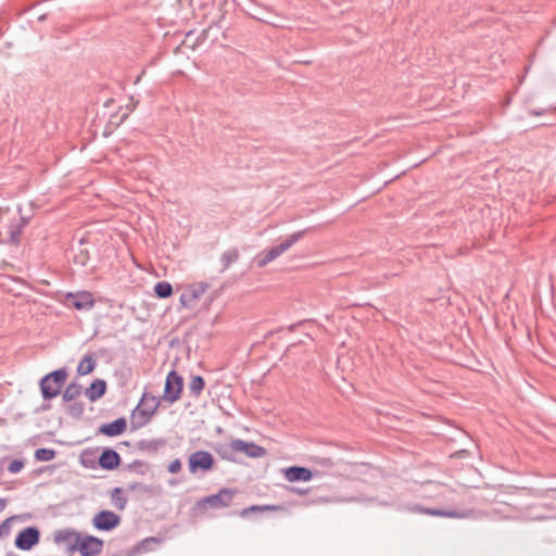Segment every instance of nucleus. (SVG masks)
Returning <instances> with one entry per match:
<instances>
[{
    "label": "nucleus",
    "instance_id": "1",
    "mask_svg": "<svg viewBox=\"0 0 556 556\" xmlns=\"http://www.w3.org/2000/svg\"><path fill=\"white\" fill-rule=\"evenodd\" d=\"M68 377L66 367L55 369L45 375L39 381L41 396L45 402L55 399L62 391Z\"/></svg>",
    "mask_w": 556,
    "mask_h": 556
},
{
    "label": "nucleus",
    "instance_id": "2",
    "mask_svg": "<svg viewBox=\"0 0 556 556\" xmlns=\"http://www.w3.org/2000/svg\"><path fill=\"white\" fill-rule=\"evenodd\" d=\"M309 230L311 228L295 231L278 245L270 248L264 254H260L256 258L257 266L261 268L265 267L267 264H269L278 256H280L282 253L288 251L293 244L301 240Z\"/></svg>",
    "mask_w": 556,
    "mask_h": 556
},
{
    "label": "nucleus",
    "instance_id": "3",
    "mask_svg": "<svg viewBox=\"0 0 556 556\" xmlns=\"http://www.w3.org/2000/svg\"><path fill=\"white\" fill-rule=\"evenodd\" d=\"M182 389L184 378L176 370H170L166 376L163 399L173 404L180 399Z\"/></svg>",
    "mask_w": 556,
    "mask_h": 556
},
{
    "label": "nucleus",
    "instance_id": "4",
    "mask_svg": "<svg viewBox=\"0 0 556 556\" xmlns=\"http://www.w3.org/2000/svg\"><path fill=\"white\" fill-rule=\"evenodd\" d=\"M235 494V490L224 488L220 489L216 494L208 495L198 501L197 506L205 507L208 505L211 508L215 509L225 508L231 504Z\"/></svg>",
    "mask_w": 556,
    "mask_h": 556
},
{
    "label": "nucleus",
    "instance_id": "5",
    "mask_svg": "<svg viewBox=\"0 0 556 556\" xmlns=\"http://www.w3.org/2000/svg\"><path fill=\"white\" fill-rule=\"evenodd\" d=\"M405 509L409 513L424 514L434 517H445V518H467L470 515L468 510H457V509H441L433 507H425L422 505H408Z\"/></svg>",
    "mask_w": 556,
    "mask_h": 556
},
{
    "label": "nucleus",
    "instance_id": "6",
    "mask_svg": "<svg viewBox=\"0 0 556 556\" xmlns=\"http://www.w3.org/2000/svg\"><path fill=\"white\" fill-rule=\"evenodd\" d=\"M215 459L207 451H197L189 456L188 468L191 473L198 471H210L213 469Z\"/></svg>",
    "mask_w": 556,
    "mask_h": 556
},
{
    "label": "nucleus",
    "instance_id": "7",
    "mask_svg": "<svg viewBox=\"0 0 556 556\" xmlns=\"http://www.w3.org/2000/svg\"><path fill=\"white\" fill-rule=\"evenodd\" d=\"M73 547H76L75 551L79 552L81 556H97L103 549V541L91 534L85 536L79 534L78 542Z\"/></svg>",
    "mask_w": 556,
    "mask_h": 556
},
{
    "label": "nucleus",
    "instance_id": "8",
    "mask_svg": "<svg viewBox=\"0 0 556 556\" xmlns=\"http://www.w3.org/2000/svg\"><path fill=\"white\" fill-rule=\"evenodd\" d=\"M159 406V397L151 395L149 393H143L138 406L136 407V412L138 413L139 416L143 417V420L140 421L137 427L144 426L155 414Z\"/></svg>",
    "mask_w": 556,
    "mask_h": 556
},
{
    "label": "nucleus",
    "instance_id": "9",
    "mask_svg": "<svg viewBox=\"0 0 556 556\" xmlns=\"http://www.w3.org/2000/svg\"><path fill=\"white\" fill-rule=\"evenodd\" d=\"M40 531L37 527L29 526L20 531L15 538L14 544L21 551H29L39 543Z\"/></svg>",
    "mask_w": 556,
    "mask_h": 556
},
{
    "label": "nucleus",
    "instance_id": "10",
    "mask_svg": "<svg viewBox=\"0 0 556 556\" xmlns=\"http://www.w3.org/2000/svg\"><path fill=\"white\" fill-rule=\"evenodd\" d=\"M67 305L77 311H89L94 306V299L89 291L68 292L65 295Z\"/></svg>",
    "mask_w": 556,
    "mask_h": 556
},
{
    "label": "nucleus",
    "instance_id": "11",
    "mask_svg": "<svg viewBox=\"0 0 556 556\" xmlns=\"http://www.w3.org/2000/svg\"><path fill=\"white\" fill-rule=\"evenodd\" d=\"M208 287H210V285L204 281L192 283L180 295V298H179L180 304L186 308L193 307L195 302L200 299L201 295H203L205 293V291L208 289Z\"/></svg>",
    "mask_w": 556,
    "mask_h": 556
},
{
    "label": "nucleus",
    "instance_id": "12",
    "mask_svg": "<svg viewBox=\"0 0 556 556\" xmlns=\"http://www.w3.org/2000/svg\"><path fill=\"white\" fill-rule=\"evenodd\" d=\"M121 522V517L111 510H101L92 520L96 529L100 531H111Z\"/></svg>",
    "mask_w": 556,
    "mask_h": 556
},
{
    "label": "nucleus",
    "instance_id": "13",
    "mask_svg": "<svg viewBox=\"0 0 556 556\" xmlns=\"http://www.w3.org/2000/svg\"><path fill=\"white\" fill-rule=\"evenodd\" d=\"M79 534L73 529H60L54 532V542L58 545L64 544L70 552H75L76 547L73 546L77 544Z\"/></svg>",
    "mask_w": 556,
    "mask_h": 556
},
{
    "label": "nucleus",
    "instance_id": "14",
    "mask_svg": "<svg viewBox=\"0 0 556 556\" xmlns=\"http://www.w3.org/2000/svg\"><path fill=\"white\" fill-rule=\"evenodd\" d=\"M236 446L237 453H243L251 458H261L267 454L263 446L254 442H245L241 439H236Z\"/></svg>",
    "mask_w": 556,
    "mask_h": 556
},
{
    "label": "nucleus",
    "instance_id": "15",
    "mask_svg": "<svg viewBox=\"0 0 556 556\" xmlns=\"http://www.w3.org/2000/svg\"><path fill=\"white\" fill-rule=\"evenodd\" d=\"M98 464L104 470H114L121 464V455L115 450L106 447L100 454Z\"/></svg>",
    "mask_w": 556,
    "mask_h": 556
},
{
    "label": "nucleus",
    "instance_id": "16",
    "mask_svg": "<svg viewBox=\"0 0 556 556\" xmlns=\"http://www.w3.org/2000/svg\"><path fill=\"white\" fill-rule=\"evenodd\" d=\"M127 428V421L124 417H119L112 422L103 424L99 428V432L106 437H117L125 432Z\"/></svg>",
    "mask_w": 556,
    "mask_h": 556
},
{
    "label": "nucleus",
    "instance_id": "17",
    "mask_svg": "<svg viewBox=\"0 0 556 556\" xmlns=\"http://www.w3.org/2000/svg\"><path fill=\"white\" fill-rule=\"evenodd\" d=\"M285 477L290 482L295 481H309L313 477L312 471L308 468L300 466H291L285 470Z\"/></svg>",
    "mask_w": 556,
    "mask_h": 556
},
{
    "label": "nucleus",
    "instance_id": "18",
    "mask_svg": "<svg viewBox=\"0 0 556 556\" xmlns=\"http://www.w3.org/2000/svg\"><path fill=\"white\" fill-rule=\"evenodd\" d=\"M106 392V382L103 379H94L91 384L85 390V395L90 402H96L101 399Z\"/></svg>",
    "mask_w": 556,
    "mask_h": 556
},
{
    "label": "nucleus",
    "instance_id": "19",
    "mask_svg": "<svg viewBox=\"0 0 556 556\" xmlns=\"http://www.w3.org/2000/svg\"><path fill=\"white\" fill-rule=\"evenodd\" d=\"M166 445V440L159 439H143L138 441L137 446L141 452H146L148 454L154 455L159 452L160 448Z\"/></svg>",
    "mask_w": 556,
    "mask_h": 556
},
{
    "label": "nucleus",
    "instance_id": "20",
    "mask_svg": "<svg viewBox=\"0 0 556 556\" xmlns=\"http://www.w3.org/2000/svg\"><path fill=\"white\" fill-rule=\"evenodd\" d=\"M97 366V361L92 353H87L80 359L77 366V374L79 376H86L91 374Z\"/></svg>",
    "mask_w": 556,
    "mask_h": 556
},
{
    "label": "nucleus",
    "instance_id": "21",
    "mask_svg": "<svg viewBox=\"0 0 556 556\" xmlns=\"http://www.w3.org/2000/svg\"><path fill=\"white\" fill-rule=\"evenodd\" d=\"M27 224V219L24 217L21 218L18 223L11 224L9 226V240L8 242L14 245H18L21 240V235L23 232L24 227Z\"/></svg>",
    "mask_w": 556,
    "mask_h": 556
},
{
    "label": "nucleus",
    "instance_id": "22",
    "mask_svg": "<svg viewBox=\"0 0 556 556\" xmlns=\"http://www.w3.org/2000/svg\"><path fill=\"white\" fill-rule=\"evenodd\" d=\"M236 440H232L229 444H219L215 447V452L223 458L229 462L236 460Z\"/></svg>",
    "mask_w": 556,
    "mask_h": 556
},
{
    "label": "nucleus",
    "instance_id": "23",
    "mask_svg": "<svg viewBox=\"0 0 556 556\" xmlns=\"http://www.w3.org/2000/svg\"><path fill=\"white\" fill-rule=\"evenodd\" d=\"M240 252L238 248H231L220 255V263L223 265L222 273L226 271L232 264L239 261Z\"/></svg>",
    "mask_w": 556,
    "mask_h": 556
},
{
    "label": "nucleus",
    "instance_id": "24",
    "mask_svg": "<svg viewBox=\"0 0 556 556\" xmlns=\"http://www.w3.org/2000/svg\"><path fill=\"white\" fill-rule=\"evenodd\" d=\"M278 510H286V508L280 505H251L247 508H243L239 515L240 517L245 518L249 516L250 513H265Z\"/></svg>",
    "mask_w": 556,
    "mask_h": 556
},
{
    "label": "nucleus",
    "instance_id": "25",
    "mask_svg": "<svg viewBox=\"0 0 556 556\" xmlns=\"http://www.w3.org/2000/svg\"><path fill=\"white\" fill-rule=\"evenodd\" d=\"M83 392V387L80 383L76 382V381H73L71 382L70 384H67V387L65 388V390L63 391L62 393V400L63 402L65 403H70V402H73L74 400H76L78 396H80Z\"/></svg>",
    "mask_w": 556,
    "mask_h": 556
},
{
    "label": "nucleus",
    "instance_id": "26",
    "mask_svg": "<svg viewBox=\"0 0 556 556\" xmlns=\"http://www.w3.org/2000/svg\"><path fill=\"white\" fill-rule=\"evenodd\" d=\"M111 502L119 510H124L127 505V497L123 494L122 488H115L111 492Z\"/></svg>",
    "mask_w": 556,
    "mask_h": 556
},
{
    "label": "nucleus",
    "instance_id": "27",
    "mask_svg": "<svg viewBox=\"0 0 556 556\" xmlns=\"http://www.w3.org/2000/svg\"><path fill=\"white\" fill-rule=\"evenodd\" d=\"M205 387V381L201 376H193L189 383V392L193 397H199Z\"/></svg>",
    "mask_w": 556,
    "mask_h": 556
},
{
    "label": "nucleus",
    "instance_id": "28",
    "mask_svg": "<svg viewBox=\"0 0 556 556\" xmlns=\"http://www.w3.org/2000/svg\"><path fill=\"white\" fill-rule=\"evenodd\" d=\"M154 294L159 299H167L173 294V287L167 281H159L154 286Z\"/></svg>",
    "mask_w": 556,
    "mask_h": 556
},
{
    "label": "nucleus",
    "instance_id": "29",
    "mask_svg": "<svg viewBox=\"0 0 556 556\" xmlns=\"http://www.w3.org/2000/svg\"><path fill=\"white\" fill-rule=\"evenodd\" d=\"M161 541L154 536L146 538L136 544L135 551L136 553H146L151 549V545L159 544Z\"/></svg>",
    "mask_w": 556,
    "mask_h": 556
},
{
    "label": "nucleus",
    "instance_id": "30",
    "mask_svg": "<svg viewBox=\"0 0 556 556\" xmlns=\"http://www.w3.org/2000/svg\"><path fill=\"white\" fill-rule=\"evenodd\" d=\"M66 412L72 417L80 418L85 412V405L81 402H70L66 406Z\"/></svg>",
    "mask_w": 556,
    "mask_h": 556
},
{
    "label": "nucleus",
    "instance_id": "31",
    "mask_svg": "<svg viewBox=\"0 0 556 556\" xmlns=\"http://www.w3.org/2000/svg\"><path fill=\"white\" fill-rule=\"evenodd\" d=\"M55 451L52 448L41 447L36 450L35 458L39 462H49L55 457Z\"/></svg>",
    "mask_w": 556,
    "mask_h": 556
},
{
    "label": "nucleus",
    "instance_id": "32",
    "mask_svg": "<svg viewBox=\"0 0 556 556\" xmlns=\"http://www.w3.org/2000/svg\"><path fill=\"white\" fill-rule=\"evenodd\" d=\"M128 469L139 475H146L149 470V465L142 460L136 459L128 465Z\"/></svg>",
    "mask_w": 556,
    "mask_h": 556
},
{
    "label": "nucleus",
    "instance_id": "33",
    "mask_svg": "<svg viewBox=\"0 0 556 556\" xmlns=\"http://www.w3.org/2000/svg\"><path fill=\"white\" fill-rule=\"evenodd\" d=\"M24 468V462L21 459H13L8 466V470L11 473H17Z\"/></svg>",
    "mask_w": 556,
    "mask_h": 556
},
{
    "label": "nucleus",
    "instance_id": "34",
    "mask_svg": "<svg viewBox=\"0 0 556 556\" xmlns=\"http://www.w3.org/2000/svg\"><path fill=\"white\" fill-rule=\"evenodd\" d=\"M14 517H9L0 523V536L8 535L10 533V523Z\"/></svg>",
    "mask_w": 556,
    "mask_h": 556
},
{
    "label": "nucleus",
    "instance_id": "35",
    "mask_svg": "<svg viewBox=\"0 0 556 556\" xmlns=\"http://www.w3.org/2000/svg\"><path fill=\"white\" fill-rule=\"evenodd\" d=\"M180 469H181V462H180L179 458H176L173 462H170L168 467H167V470L170 473H177V472L180 471Z\"/></svg>",
    "mask_w": 556,
    "mask_h": 556
},
{
    "label": "nucleus",
    "instance_id": "36",
    "mask_svg": "<svg viewBox=\"0 0 556 556\" xmlns=\"http://www.w3.org/2000/svg\"><path fill=\"white\" fill-rule=\"evenodd\" d=\"M129 101H130V105H127V109L129 111H134L135 108L138 105L139 101L138 100H135L134 97H130L129 98Z\"/></svg>",
    "mask_w": 556,
    "mask_h": 556
},
{
    "label": "nucleus",
    "instance_id": "37",
    "mask_svg": "<svg viewBox=\"0 0 556 556\" xmlns=\"http://www.w3.org/2000/svg\"><path fill=\"white\" fill-rule=\"evenodd\" d=\"M50 408H51V405L49 403H43L37 412H45V410H49Z\"/></svg>",
    "mask_w": 556,
    "mask_h": 556
},
{
    "label": "nucleus",
    "instance_id": "38",
    "mask_svg": "<svg viewBox=\"0 0 556 556\" xmlns=\"http://www.w3.org/2000/svg\"><path fill=\"white\" fill-rule=\"evenodd\" d=\"M7 506V500L5 498H0V513Z\"/></svg>",
    "mask_w": 556,
    "mask_h": 556
},
{
    "label": "nucleus",
    "instance_id": "39",
    "mask_svg": "<svg viewBox=\"0 0 556 556\" xmlns=\"http://www.w3.org/2000/svg\"><path fill=\"white\" fill-rule=\"evenodd\" d=\"M141 486L140 483H134V484H129V490H136L137 488Z\"/></svg>",
    "mask_w": 556,
    "mask_h": 556
},
{
    "label": "nucleus",
    "instance_id": "40",
    "mask_svg": "<svg viewBox=\"0 0 556 556\" xmlns=\"http://www.w3.org/2000/svg\"><path fill=\"white\" fill-rule=\"evenodd\" d=\"M296 493L303 495V494H306V490H303V489H295Z\"/></svg>",
    "mask_w": 556,
    "mask_h": 556
},
{
    "label": "nucleus",
    "instance_id": "41",
    "mask_svg": "<svg viewBox=\"0 0 556 556\" xmlns=\"http://www.w3.org/2000/svg\"><path fill=\"white\" fill-rule=\"evenodd\" d=\"M45 20H46V15H41V16L38 17V21H40V22H42Z\"/></svg>",
    "mask_w": 556,
    "mask_h": 556
},
{
    "label": "nucleus",
    "instance_id": "42",
    "mask_svg": "<svg viewBox=\"0 0 556 556\" xmlns=\"http://www.w3.org/2000/svg\"><path fill=\"white\" fill-rule=\"evenodd\" d=\"M141 76H138L135 80V84H138L140 81Z\"/></svg>",
    "mask_w": 556,
    "mask_h": 556
},
{
    "label": "nucleus",
    "instance_id": "43",
    "mask_svg": "<svg viewBox=\"0 0 556 556\" xmlns=\"http://www.w3.org/2000/svg\"><path fill=\"white\" fill-rule=\"evenodd\" d=\"M533 115H541V112L532 111Z\"/></svg>",
    "mask_w": 556,
    "mask_h": 556
}]
</instances>
